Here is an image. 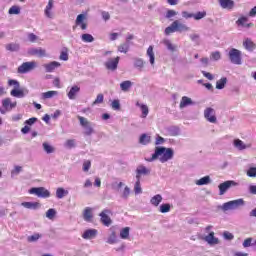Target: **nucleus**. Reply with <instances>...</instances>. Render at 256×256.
Listing matches in <instances>:
<instances>
[{
	"label": "nucleus",
	"instance_id": "obj_30",
	"mask_svg": "<svg viewBox=\"0 0 256 256\" xmlns=\"http://www.w3.org/2000/svg\"><path fill=\"white\" fill-rule=\"evenodd\" d=\"M168 133L171 137H179V135H181V128L177 126H171L168 128Z\"/></svg>",
	"mask_w": 256,
	"mask_h": 256
},
{
	"label": "nucleus",
	"instance_id": "obj_40",
	"mask_svg": "<svg viewBox=\"0 0 256 256\" xmlns=\"http://www.w3.org/2000/svg\"><path fill=\"white\" fill-rule=\"evenodd\" d=\"M42 147L45 151V153H47L48 155H51V153H55V147H53L51 144H49L48 142H44L42 144Z\"/></svg>",
	"mask_w": 256,
	"mask_h": 256
},
{
	"label": "nucleus",
	"instance_id": "obj_64",
	"mask_svg": "<svg viewBox=\"0 0 256 256\" xmlns=\"http://www.w3.org/2000/svg\"><path fill=\"white\" fill-rule=\"evenodd\" d=\"M23 171V167L21 166H15L14 169L11 171L12 175H19Z\"/></svg>",
	"mask_w": 256,
	"mask_h": 256
},
{
	"label": "nucleus",
	"instance_id": "obj_63",
	"mask_svg": "<svg viewBox=\"0 0 256 256\" xmlns=\"http://www.w3.org/2000/svg\"><path fill=\"white\" fill-rule=\"evenodd\" d=\"M189 37L191 41H193L194 43H199V39H200L199 34L193 33V34H190Z\"/></svg>",
	"mask_w": 256,
	"mask_h": 256
},
{
	"label": "nucleus",
	"instance_id": "obj_23",
	"mask_svg": "<svg viewBox=\"0 0 256 256\" xmlns=\"http://www.w3.org/2000/svg\"><path fill=\"white\" fill-rule=\"evenodd\" d=\"M97 229H88L86 231H84V233L82 234V237L86 240H91V239H95V237H97Z\"/></svg>",
	"mask_w": 256,
	"mask_h": 256
},
{
	"label": "nucleus",
	"instance_id": "obj_3",
	"mask_svg": "<svg viewBox=\"0 0 256 256\" xmlns=\"http://www.w3.org/2000/svg\"><path fill=\"white\" fill-rule=\"evenodd\" d=\"M243 205H245V200H243V198H239V199L231 200L224 203L221 206V209L222 211H235V209L239 207H243Z\"/></svg>",
	"mask_w": 256,
	"mask_h": 256
},
{
	"label": "nucleus",
	"instance_id": "obj_54",
	"mask_svg": "<svg viewBox=\"0 0 256 256\" xmlns=\"http://www.w3.org/2000/svg\"><path fill=\"white\" fill-rule=\"evenodd\" d=\"M8 13L9 15H19V13H21V8H19V6H12Z\"/></svg>",
	"mask_w": 256,
	"mask_h": 256
},
{
	"label": "nucleus",
	"instance_id": "obj_50",
	"mask_svg": "<svg viewBox=\"0 0 256 256\" xmlns=\"http://www.w3.org/2000/svg\"><path fill=\"white\" fill-rule=\"evenodd\" d=\"M130 195H131V188H129V186H125L121 194L122 199H129Z\"/></svg>",
	"mask_w": 256,
	"mask_h": 256
},
{
	"label": "nucleus",
	"instance_id": "obj_58",
	"mask_svg": "<svg viewBox=\"0 0 256 256\" xmlns=\"http://www.w3.org/2000/svg\"><path fill=\"white\" fill-rule=\"evenodd\" d=\"M111 107L112 109H114V111H119V109H121V103L119 102V100H114L111 103Z\"/></svg>",
	"mask_w": 256,
	"mask_h": 256
},
{
	"label": "nucleus",
	"instance_id": "obj_62",
	"mask_svg": "<svg viewBox=\"0 0 256 256\" xmlns=\"http://www.w3.org/2000/svg\"><path fill=\"white\" fill-rule=\"evenodd\" d=\"M246 175L248 177H256V167H250L247 172Z\"/></svg>",
	"mask_w": 256,
	"mask_h": 256
},
{
	"label": "nucleus",
	"instance_id": "obj_61",
	"mask_svg": "<svg viewBox=\"0 0 256 256\" xmlns=\"http://www.w3.org/2000/svg\"><path fill=\"white\" fill-rule=\"evenodd\" d=\"M64 147H66L67 149H73L75 147V140H67L64 144Z\"/></svg>",
	"mask_w": 256,
	"mask_h": 256
},
{
	"label": "nucleus",
	"instance_id": "obj_33",
	"mask_svg": "<svg viewBox=\"0 0 256 256\" xmlns=\"http://www.w3.org/2000/svg\"><path fill=\"white\" fill-rule=\"evenodd\" d=\"M233 145L238 151H243L249 147L240 139H235Z\"/></svg>",
	"mask_w": 256,
	"mask_h": 256
},
{
	"label": "nucleus",
	"instance_id": "obj_35",
	"mask_svg": "<svg viewBox=\"0 0 256 256\" xmlns=\"http://www.w3.org/2000/svg\"><path fill=\"white\" fill-rule=\"evenodd\" d=\"M117 239V233L115 231H112L111 234L108 236L106 243L108 245H115V243H118Z\"/></svg>",
	"mask_w": 256,
	"mask_h": 256
},
{
	"label": "nucleus",
	"instance_id": "obj_10",
	"mask_svg": "<svg viewBox=\"0 0 256 256\" xmlns=\"http://www.w3.org/2000/svg\"><path fill=\"white\" fill-rule=\"evenodd\" d=\"M204 119L208 121V123H217V114L215 110L211 107H207L204 109Z\"/></svg>",
	"mask_w": 256,
	"mask_h": 256
},
{
	"label": "nucleus",
	"instance_id": "obj_13",
	"mask_svg": "<svg viewBox=\"0 0 256 256\" xmlns=\"http://www.w3.org/2000/svg\"><path fill=\"white\" fill-rule=\"evenodd\" d=\"M28 55H31L32 57H47V50L45 48H30L28 50Z\"/></svg>",
	"mask_w": 256,
	"mask_h": 256
},
{
	"label": "nucleus",
	"instance_id": "obj_16",
	"mask_svg": "<svg viewBox=\"0 0 256 256\" xmlns=\"http://www.w3.org/2000/svg\"><path fill=\"white\" fill-rule=\"evenodd\" d=\"M80 92H81V87H79L78 85H74L70 88L69 92L67 93V97L71 101H75V99H77V96L79 95Z\"/></svg>",
	"mask_w": 256,
	"mask_h": 256
},
{
	"label": "nucleus",
	"instance_id": "obj_51",
	"mask_svg": "<svg viewBox=\"0 0 256 256\" xmlns=\"http://www.w3.org/2000/svg\"><path fill=\"white\" fill-rule=\"evenodd\" d=\"M247 21H249V18H247L246 16H242L236 21V25H238L239 27H244Z\"/></svg>",
	"mask_w": 256,
	"mask_h": 256
},
{
	"label": "nucleus",
	"instance_id": "obj_44",
	"mask_svg": "<svg viewBox=\"0 0 256 256\" xmlns=\"http://www.w3.org/2000/svg\"><path fill=\"white\" fill-rule=\"evenodd\" d=\"M227 85V78L223 77L220 80L216 82V89H225V86Z\"/></svg>",
	"mask_w": 256,
	"mask_h": 256
},
{
	"label": "nucleus",
	"instance_id": "obj_9",
	"mask_svg": "<svg viewBox=\"0 0 256 256\" xmlns=\"http://www.w3.org/2000/svg\"><path fill=\"white\" fill-rule=\"evenodd\" d=\"M2 107L3 108H0V113H2V115H5L7 111H11L12 109H15V107H17V102H12L11 98H6L2 100Z\"/></svg>",
	"mask_w": 256,
	"mask_h": 256
},
{
	"label": "nucleus",
	"instance_id": "obj_24",
	"mask_svg": "<svg viewBox=\"0 0 256 256\" xmlns=\"http://www.w3.org/2000/svg\"><path fill=\"white\" fill-rule=\"evenodd\" d=\"M53 3V0H49L44 10L45 16L48 17V19H53V12H51V10L53 9Z\"/></svg>",
	"mask_w": 256,
	"mask_h": 256
},
{
	"label": "nucleus",
	"instance_id": "obj_26",
	"mask_svg": "<svg viewBox=\"0 0 256 256\" xmlns=\"http://www.w3.org/2000/svg\"><path fill=\"white\" fill-rule=\"evenodd\" d=\"M162 201L163 196H161V194H156L150 199V203L153 205V207H159Z\"/></svg>",
	"mask_w": 256,
	"mask_h": 256
},
{
	"label": "nucleus",
	"instance_id": "obj_59",
	"mask_svg": "<svg viewBox=\"0 0 256 256\" xmlns=\"http://www.w3.org/2000/svg\"><path fill=\"white\" fill-rule=\"evenodd\" d=\"M242 245L245 249H247V247H252V245H254L253 238L245 239Z\"/></svg>",
	"mask_w": 256,
	"mask_h": 256
},
{
	"label": "nucleus",
	"instance_id": "obj_21",
	"mask_svg": "<svg viewBox=\"0 0 256 256\" xmlns=\"http://www.w3.org/2000/svg\"><path fill=\"white\" fill-rule=\"evenodd\" d=\"M174 23L176 25V32L177 33H185L187 31H191V28L189 26H187V24H183L179 20H175Z\"/></svg>",
	"mask_w": 256,
	"mask_h": 256
},
{
	"label": "nucleus",
	"instance_id": "obj_31",
	"mask_svg": "<svg viewBox=\"0 0 256 256\" xmlns=\"http://www.w3.org/2000/svg\"><path fill=\"white\" fill-rule=\"evenodd\" d=\"M133 65L135 69H138V71H143V68L145 67V62L142 58H134Z\"/></svg>",
	"mask_w": 256,
	"mask_h": 256
},
{
	"label": "nucleus",
	"instance_id": "obj_42",
	"mask_svg": "<svg viewBox=\"0 0 256 256\" xmlns=\"http://www.w3.org/2000/svg\"><path fill=\"white\" fill-rule=\"evenodd\" d=\"M165 35H171V33H177V27L175 25V21L164 30Z\"/></svg>",
	"mask_w": 256,
	"mask_h": 256
},
{
	"label": "nucleus",
	"instance_id": "obj_37",
	"mask_svg": "<svg viewBox=\"0 0 256 256\" xmlns=\"http://www.w3.org/2000/svg\"><path fill=\"white\" fill-rule=\"evenodd\" d=\"M163 44L168 49V51H171V53H175V51H177V45H174L173 43H171L170 40H167V39L164 40Z\"/></svg>",
	"mask_w": 256,
	"mask_h": 256
},
{
	"label": "nucleus",
	"instance_id": "obj_47",
	"mask_svg": "<svg viewBox=\"0 0 256 256\" xmlns=\"http://www.w3.org/2000/svg\"><path fill=\"white\" fill-rule=\"evenodd\" d=\"M81 39L84 43H93L95 38L91 34H82Z\"/></svg>",
	"mask_w": 256,
	"mask_h": 256
},
{
	"label": "nucleus",
	"instance_id": "obj_8",
	"mask_svg": "<svg viewBox=\"0 0 256 256\" xmlns=\"http://www.w3.org/2000/svg\"><path fill=\"white\" fill-rule=\"evenodd\" d=\"M29 193L31 195H37L42 199H47L51 197V192H49V190H47L45 187L31 188L29 190Z\"/></svg>",
	"mask_w": 256,
	"mask_h": 256
},
{
	"label": "nucleus",
	"instance_id": "obj_52",
	"mask_svg": "<svg viewBox=\"0 0 256 256\" xmlns=\"http://www.w3.org/2000/svg\"><path fill=\"white\" fill-rule=\"evenodd\" d=\"M59 59L60 61H69V52L67 49L61 51Z\"/></svg>",
	"mask_w": 256,
	"mask_h": 256
},
{
	"label": "nucleus",
	"instance_id": "obj_29",
	"mask_svg": "<svg viewBox=\"0 0 256 256\" xmlns=\"http://www.w3.org/2000/svg\"><path fill=\"white\" fill-rule=\"evenodd\" d=\"M57 95H59L58 91H47V92H43L41 94V99L45 100V99H53V97H57Z\"/></svg>",
	"mask_w": 256,
	"mask_h": 256
},
{
	"label": "nucleus",
	"instance_id": "obj_56",
	"mask_svg": "<svg viewBox=\"0 0 256 256\" xmlns=\"http://www.w3.org/2000/svg\"><path fill=\"white\" fill-rule=\"evenodd\" d=\"M55 215H57V211H55V209L50 208L47 212H46V217L47 219H54Z\"/></svg>",
	"mask_w": 256,
	"mask_h": 256
},
{
	"label": "nucleus",
	"instance_id": "obj_41",
	"mask_svg": "<svg viewBox=\"0 0 256 256\" xmlns=\"http://www.w3.org/2000/svg\"><path fill=\"white\" fill-rule=\"evenodd\" d=\"M21 206L25 207V209H37L39 202H22Z\"/></svg>",
	"mask_w": 256,
	"mask_h": 256
},
{
	"label": "nucleus",
	"instance_id": "obj_36",
	"mask_svg": "<svg viewBox=\"0 0 256 256\" xmlns=\"http://www.w3.org/2000/svg\"><path fill=\"white\" fill-rule=\"evenodd\" d=\"M147 56L149 57V62L153 67V65H155V52H153V46L148 47Z\"/></svg>",
	"mask_w": 256,
	"mask_h": 256
},
{
	"label": "nucleus",
	"instance_id": "obj_39",
	"mask_svg": "<svg viewBox=\"0 0 256 256\" xmlns=\"http://www.w3.org/2000/svg\"><path fill=\"white\" fill-rule=\"evenodd\" d=\"M69 195V191L65 190L64 188H57L56 190V197L57 199H63V197H67Z\"/></svg>",
	"mask_w": 256,
	"mask_h": 256
},
{
	"label": "nucleus",
	"instance_id": "obj_17",
	"mask_svg": "<svg viewBox=\"0 0 256 256\" xmlns=\"http://www.w3.org/2000/svg\"><path fill=\"white\" fill-rule=\"evenodd\" d=\"M59 67H61V63L57 61H52V62L43 64V68L45 69L46 73H53V71H55V69H59Z\"/></svg>",
	"mask_w": 256,
	"mask_h": 256
},
{
	"label": "nucleus",
	"instance_id": "obj_27",
	"mask_svg": "<svg viewBox=\"0 0 256 256\" xmlns=\"http://www.w3.org/2000/svg\"><path fill=\"white\" fill-rule=\"evenodd\" d=\"M138 143L140 145H149V143H151V135L149 134H142L140 137H139V140H138Z\"/></svg>",
	"mask_w": 256,
	"mask_h": 256
},
{
	"label": "nucleus",
	"instance_id": "obj_57",
	"mask_svg": "<svg viewBox=\"0 0 256 256\" xmlns=\"http://www.w3.org/2000/svg\"><path fill=\"white\" fill-rule=\"evenodd\" d=\"M210 59H212V61H219V59H221V52L219 51L212 52L210 55Z\"/></svg>",
	"mask_w": 256,
	"mask_h": 256
},
{
	"label": "nucleus",
	"instance_id": "obj_1",
	"mask_svg": "<svg viewBox=\"0 0 256 256\" xmlns=\"http://www.w3.org/2000/svg\"><path fill=\"white\" fill-rule=\"evenodd\" d=\"M175 155V151L173 148H166L163 146L156 147L154 153L151 158L146 159L148 163H153V161H157L159 159L160 163H167V161H171Z\"/></svg>",
	"mask_w": 256,
	"mask_h": 256
},
{
	"label": "nucleus",
	"instance_id": "obj_20",
	"mask_svg": "<svg viewBox=\"0 0 256 256\" xmlns=\"http://www.w3.org/2000/svg\"><path fill=\"white\" fill-rule=\"evenodd\" d=\"M204 240L208 245H219V238L215 237V232H210L204 237Z\"/></svg>",
	"mask_w": 256,
	"mask_h": 256
},
{
	"label": "nucleus",
	"instance_id": "obj_34",
	"mask_svg": "<svg viewBox=\"0 0 256 256\" xmlns=\"http://www.w3.org/2000/svg\"><path fill=\"white\" fill-rule=\"evenodd\" d=\"M243 47H245L247 51H255L256 45L253 43V41H251V39L247 38L243 42Z\"/></svg>",
	"mask_w": 256,
	"mask_h": 256
},
{
	"label": "nucleus",
	"instance_id": "obj_15",
	"mask_svg": "<svg viewBox=\"0 0 256 256\" xmlns=\"http://www.w3.org/2000/svg\"><path fill=\"white\" fill-rule=\"evenodd\" d=\"M121 58L119 56H117L116 58H110L108 59V61L105 62V67L106 69H108L109 71H115L117 70V67L119 65V60Z\"/></svg>",
	"mask_w": 256,
	"mask_h": 256
},
{
	"label": "nucleus",
	"instance_id": "obj_55",
	"mask_svg": "<svg viewBox=\"0 0 256 256\" xmlns=\"http://www.w3.org/2000/svg\"><path fill=\"white\" fill-rule=\"evenodd\" d=\"M91 169V161L90 160H84L82 170L84 173H87Z\"/></svg>",
	"mask_w": 256,
	"mask_h": 256
},
{
	"label": "nucleus",
	"instance_id": "obj_2",
	"mask_svg": "<svg viewBox=\"0 0 256 256\" xmlns=\"http://www.w3.org/2000/svg\"><path fill=\"white\" fill-rule=\"evenodd\" d=\"M8 85H13L14 89L10 92L12 97H17L18 99H23L25 95H29V90L27 89H19L21 85L17 80H9Z\"/></svg>",
	"mask_w": 256,
	"mask_h": 256
},
{
	"label": "nucleus",
	"instance_id": "obj_4",
	"mask_svg": "<svg viewBox=\"0 0 256 256\" xmlns=\"http://www.w3.org/2000/svg\"><path fill=\"white\" fill-rule=\"evenodd\" d=\"M77 119L79 120L81 127H83L84 129V135L90 137V135H93V133H95V129H93V124L87 118L78 116Z\"/></svg>",
	"mask_w": 256,
	"mask_h": 256
},
{
	"label": "nucleus",
	"instance_id": "obj_48",
	"mask_svg": "<svg viewBox=\"0 0 256 256\" xmlns=\"http://www.w3.org/2000/svg\"><path fill=\"white\" fill-rule=\"evenodd\" d=\"M159 211L160 213H169V211H171V204L169 203L161 204L159 207Z\"/></svg>",
	"mask_w": 256,
	"mask_h": 256
},
{
	"label": "nucleus",
	"instance_id": "obj_49",
	"mask_svg": "<svg viewBox=\"0 0 256 256\" xmlns=\"http://www.w3.org/2000/svg\"><path fill=\"white\" fill-rule=\"evenodd\" d=\"M204 17H207V12H197L196 14H193L192 18L195 19V21H200V19H204Z\"/></svg>",
	"mask_w": 256,
	"mask_h": 256
},
{
	"label": "nucleus",
	"instance_id": "obj_32",
	"mask_svg": "<svg viewBox=\"0 0 256 256\" xmlns=\"http://www.w3.org/2000/svg\"><path fill=\"white\" fill-rule=\"evenodd\" d=\"M131 87H133V82H131V80L123 81V82L120 84V89H121V91H123L124 93H127V91H129V89H131Z\"/></svg>",
	"mask_w": 256,
	"mask_h": 256
},
{
	"label": "nucleus",
	"instance_id": "obj_7",
	"mask_svg": "<svg viewBox=\"0 0 256 256\" xmlns=\"http://www.w3.org/2000/svg\"><path fill=\"white\" fill-rule=\"evenodd\" d=\"M229 60L233 65H241V51L235 48H232L228 53Z\"/></svg>",
	"mask_w": 256,
	"mask_h": 256
},
{
	"label": "nucleus",
	"instance_id": "obj_38",
	"mask_svg": "<svg viewBox=\"0 0 256 256\" xmlns=\"http://www.w3.org/2000/svg\"><path fill=\"white\" fill-rule=\"evenodd\" d=\"M209 183H211L210 176H204L196 181V185H198V186L209 185Z\"/></svg>",
	"mask_w": 256,
	"mask_h": 256
},
{
	"label": "nucleus",
	"instance_id": "obj_25",
	"mask_svg": "<svg viewBox=\"0 0 256 256\" xmlns=\"http://www.w3.org/2000/svg\"><path fill=\"white\" fill-rule=\"evenodd\" d=\"M133 45V42H124L118 46L119 53H129V49Z\"/></svg>",
	"mask_w": 256,
	"mask_h": 256
},
{
	"label": "nucleus",
	"instance_id": "obj_43",
	"mask_svg": "<svg viewBox=\"0 0 256 256\" xmlns=\"http://www.w3.org/2000/svg\"><path fill=\"white\" fill-rule=\"evenodd\" d=\"M41 237H43V235H41L39 233H35L31 236H28L27 241H28V243H37V241H39L41 239Z\"/></svg>",
	"mask_w": 256,
	"mask_h": 256
},
{
	"label": "nucleus",
	"instance_id": "obj_45",
	"mask_svg": "<svg viewBox=\"0 0 256 256\" xmlns=\"http://www.w3.org/2000/svg\"><path fill=\"white\" fill-rule=\"evenodd\" d=\"M131 231V228L125 227L120 230V238L121 239H129V233Z\"/></svg>",
	"mask_w": 256,
	"mask_h": 256
},
{
	"label": "nucleus",
	"instance_id": "obj_28",
	"mask_svg": "<svg viewBox=\"0 0 256 256\" xmlns=\"http://www.w3.org/2000/svg\"><path fill=\"white\" fill-rule=\"evenodd\" d=\"M6 51H10L11 53H15L21 49L19 43H9L5 45Z\"/></svg>",
	"mask_w": 256,
	"mask_h": 256
},
{
	"label": "nucleus",
	"instance_id": "obj_53",
	"mask_svg": "<svg viewBox=\"0 0 256 256\" xmlns=\"http://www.w3.org/2000/svg\"><path fill=\"white\" fill-rule=\"evenodd\" d=\"M140 109L142 112V119H146L147 115H149V107H147L145 104H142Z\"/></svg>",
	"mask_w": 256,
	"mask_h": 256
},
{
	"label": "nucleus",
	"instance_id": "obj_11",
	"mask_svg": "<svg viewBox=\"0 0 256 256\" xmlns=\"http://www.w3.org/2000/svg\"><path fill=\"white\" fill-rule=\"evenodd\" d=\"M111 213V210L109 209H104L100 214V221L105 225V227H109L112 223L113 220H111V217H109V214Z\"/></svg>",
	"mask_w": 256,
	"mask_h": 256
},
{
	"label": "nucleus",
	"instance_id": "obj_46",
	"mask_svg": "<svg viewBox=\"0 0 256 256\" xmlns=\"http://www.w3.org/2000/svg\"><path fill=\"white\" fill-rule=\"evenodd\" d=\"M134 193L135 195H141V193H143V188H141V180H136L134 184Z\"/></svg>",
	"mask_w": 256,
	"mask_h": 256
},
{
	"label": "nucleus",
	"instance_id": "obj_14",
	"mask_svg": "<svg viewBox=\"0 0 256 256\" xmlns=\"http://www.w3.org/2000/svg\"><path fill=\"white\" fill-rule=\"evenodd\" d=\"M86 19L87 16L85 14H79L75 20L76 26H73V29L80 27L83 31H85V29H87V23L85 22Z\"/></svg>",
	"mask_w": 256,
	"mask_h": 256
},
{
	"label": "nucleus",
	"instance_id": "obj_18",
	"mask_svg": "<svg viewBox=\"0 0 256 256\" xmlns=\"http://www.w3.org/2000/svg\"><path fill=\"white\" fill-rule=\"evenodd\" d=\"M193 105H196V103H195V101H193V99H191L187 96H183L181 98L179 108L180 109H185V107H190V106H193Z\"/></svg>",
	"mask_w": 256,
	"mask_h": 256
},
{
	"label": "nucleus",
	"instance_id": "obj_60",
	"mask_svg": "<svg viewBox=\"0 0 256 256\" xmlns=\"http://www.w3.org/2000/svg\"><path fill=\"white\" fill-rule=\"evenodd\" d=\"M104 99L105 97L103 96V94H98L92 105H99L103 103Z\"/></svg>",
	"mask_w": 256,
	"mask_h": 256
},
{
	"label": "nucleus",
	"instance_id": "obj_12",
	"mask_svg": "<svg viewBox=\"0 0 256 256\" xmlns=\"http://www.w3.org/2000/svg\"><path fill=\"white\" fill-rule=\"evenodd\" d=\"M151 175V169L145 167L144 165H140L136 168V180L141 181V177H147Z\"/></svg>",
	"mask_w": 256,
	"mask_h": 256
},
{
	"label": "nucleus",
	"instance_id": "obj_5",
	"mask_svg": "<svg viewBox=\"0 0 256 256\" xmlns=\"http://www.w3.org/2000/svg\"><path fill=\"white\" fill-rule=\"evenodd\" d=\"M233 187H239V182H237L235 180H227V181L220 183L218 185L219 195L220 196L225 195V193H227V191H229V189H231Z\"/></svg>",
	"mask_w": 256,
	"mask_h": 256
},
{
	"label": "nucleus",
	"instance_id": "obj_6",
	"mask_svg": "<svg viewBox=\"0 0 256 256\" xmlns=\"http://www.w3.org/2000/svg\"><path fill=\"white\" fill-rule=\"evenodd\" d=\"M37 69V62L36 61H30V62H24L19 67L17 72L20 74L25 73H31V71Z\"/></svg>",
	"mask_w": 256,
	"mask_h": 256
},
{
	"label": "nucleus",
	"instance_id": "obj_19",
	"mask_svg": "<svg viewBox=\"0 0 256 256\" xmlns=\"http://www.w3.org/2000/svg\"><path fill=\"white\" fill-rule=\"evenodd\" d=\"M218 3L222 9H228V11L235 8V2L233 0H218Z\"/></svg>",
	"mask_w": 256,
	"mask_h": 256
},
{
	"label": "nucleus",
	"instance_id": "obj_22",
	"mask_svg": "<svg viewBox=\"0 0 256 256\" xmlns=\"http://www.w3.org/2000/svg\"><path fill=\"white\" fill-rule=\"evenodd\" d=\"M83 219L87 223H91L93 221V208L86 207L83 212Z\"/></svg>",
	"mask_w": 256,
	"mask_h": 256
}]
</instances>
